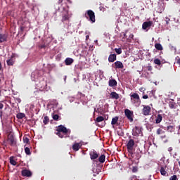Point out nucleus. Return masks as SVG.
Listing matches in <instances>:
<instances>
[{
    "instance_id": "nucleus-1",
    "label": "nucleus",
    "mask_w": 180,
    "mask_h": 180,
    "mask_svg": "<svg viewBox=\"0 0 180 180\" xmlns=\"http://www.w3.org/2000/svg\"><path fill=\"white\" fill-rule=\"evenodd\" d=\"M131 102L136 106H140L141 100H140V96L137 93H134L131 96Z\"/></svg>"
},
{
    "instance_id": "nucleus-2",
    "label": "nucleus",
    "mask_w": 180,
    "mask_h": 180,
    "mask_svg": "<svg viewBox=\"0 0 180 180\" xmlns=\"http://www.w3.org/2000/svg\"><path fill=\"white\" fill-rule=\"evenodd\" d=\"M136 143L134 142V139H129L127 143V148L129 154H131V157H133L134 155V145Z\"/></svg>"
},
{
    "instance_id": "nucleus-3",
    "label": "nucleus",
    "mask_w": 180,
    "mask_h": 180,
    "mask_svg": "<svg viewBox=\"0 0 180 180\" xmlns=\"http://www.w3.org/2000/svg\"><path fill=\"white\" fill-rule=\"evenodd\" d=\"M85 18L86 19L89 18V20L92 22V23H95V13L92 10H88L85 14H84Z\"/></svg>"
},
{
    "instance_id": "nucleus-4",
    "label": "nucleus",
    "mask_w": 180,
    "mask_h": 180,
    "mask_svg": "<svg viewBox=\"0 0 180 180\" xmlns=\"http://www.w3.org/2000/svg\"><path fill=\"white\" fill-rule=\"evenodd\" d=\"M140 134L141 137H143V131H141V128H140V127H135L132 129V135L135 137H139Z\"/></svg>"
},
{
    "instance_id": "nucleus-5",
    "label": "nucleus",
    "mask_w": 180,
    "mask_h": 180,
    "mask_svg": "<svg viewBox=\"0 0 180 180\" xmlns=\"http://www.w3.org/2000/svg\"><path fill=\"white\" fill-rule=\"evenodd\" d=\"M90 158L92 161H95L97 158H99V153H98L95 149H92L89 152Z\"/></svg>"
},
{
    "instance_id": "nucleus-6",
    "label": "nucleus",
    "mask_w": 180,
    "mask_h": 180,
    "mask_svg": "<svg viewBox=\"0 0 180 180\" xmlns=\"http://www.w3.org/2000/svg\"><path fill=\"white\" fill-rule=\"evenodd\" d=\"M124 115L127 117V119H128V120H129V122H133L134 119H133V111L129 110V109H125L124 110Z\"/></svg>"
},
{
    "instance_id": "nucleus-7",
    "label": "nucleus",
    "mask_w": 180,
    "mask_h": 180,
    "mask_svg": "<svg viewBox=\"0 0 180 180\" xmlns=\"http://www.w3.org/2000/svg\"><path fill=\"white\" fill-rule=\"evenodd\" d=\"M8 142L12 147H15V146H16V141L15 140V137L13 134H9L8 136Z\"/></svg>"
},
{
    "instance_id": "nucleus-8",
    "label": "nucleus",
    "mask_w": 180,
    "mask_h": 180,
    "mask_svg": "<svg viewBox=\"0 0 180 180\" xmlns=\"http://www.w3.org/2000/svg\"><path fill=\"white\" fill-rule=\"evenodd\" d=\"M142 112L144 116H148L151 113V107L150 105H143Z\"/></svg>"
},
{
    "instance_id": "nucleus-9",
    "label": "nucleus",
    "mask_w": 180,
    "mask_h": 180,
    "mask_svg": "<svg viewBox=\"0 0 180 180\" xmlns=\"http://www.w3.org/2000/svg\"><path fill=\"white\" fill-rule=\"evenodd\" d=\"M15 57H16V54L12 53V55L10 57V58L6 60L7 65H8V66L13 65V64H15Z\"/></svg>"
},
{
    "instance_id": "nucleus-10",
    "label": "nucleus",
    "mask_w": 180,
    "mask_h": 180,
    "mask_svg": "<svg viewBox=\"0 0 180 180\" xmlns=\"http://www.w3.org/2000/svg\"><path fill=\"white\" fill-rule=\"evenodd\" d=\"M114 68L115 70H123L124 68V65L121 61L117 60L114 63Z\"/></svg>"
},
{
    "instance_id": "nucleus-11",
    "label": "nucleus",
    "mask_w": 180,
    "mask_h": 180,
    "mask_svg": "<svg viewBox=\"0 0 180 180\" xmlns=\"http://www.w3.org/2000/svg\"><path fill=\"white\" fill-rule=\"evenodd\" d=\"M58 132L63 133V134H67L68 133V129L63 125H59L56 129Z\"/></svg>"
},
{
    "instance_id": "nucleus-12",
    "label": "nucleus",
    "mask_w": 180,
    "mask_h": 180,
    "mask_svg": "<svg viewBox=\"0 0 180 180\" xmlns=\"http://www.w3.org/2000/svg\"><path fill=\"white\" fill-rule=\"evenodd\" d=\"M151 26H153V21H146L143 23L142 29L143 30H147V29H148V27H151Z\"/></svg>"
},
{
    "instance_id": "nucleus-13",
    "label": "nucleus",
    "mask_w": 180,
    "mask_h": 180,
    "mask_svg": "<svg viewBox=\"0 0 180 180\" xmlns=\"http://www.w3.org/2000/svg\"><path fill=\"white\" fill-rule=\"evenodd\" d=\"M21 174L22 176H26L27 178H30V176H32V173L30 170L23 169L21 172Z\"/></svg>"
},
{
    "instance_id": "nucleus-14",
    "label": "nucleus",
    "mask_w": 180,
    "mask_h": 180,
    "mask_svg": "<svg viewBox=\"0 0 180 180\" xmlns=\"http://www.w3.org/2000/svg\"><path fill=\"white\" fill-rule=\"evenodd\" d=\"M81 147H82V143L80 142V143H75L73 145H72V150L74 151H78Z\"/></svg>"
},
{
    "instance_id": "nucleus-15",
    "label": "nucleus",
    "mask_w": 180,
    "mask_h": 180,
    "mask_svg": "<svg viewBox=\"0 0 180 180\" xmlns=\"http://www.w3.org/2000/svg\"><path fill=\"white\" fill-rule=\"evenodd\" d=\"M160 174L162 176H168V172H167V166H162L160 167Z\"/></svg>"
},
{
    "instance_id": "nucleus-16",
    "label": "nucleus",
    "mask_w": 180,
    "mask_h": 180,
    "mask_svg": "<svg viewBox=\"0 0 180 180\" xmlns=\"http://www.w3.org/2000/svg\"><path fill=\"white\" fill-rule=\"evenodd\" d=\"M110 98L111 99L117 100V99H119V98H120V96H119V94L117 93H116V91H112L110 94Z\"/></svg>"
},
{
    "instance_id": "nucleus-17",
    "label": "nucleus",
    "mask_w": 180,
    "mask_h": 180,
    "mask_svg": "<svg viewBox=\"0 0 180 180\" xmlns=\"http://www.w3.org/2000/svg\"><path fill=\"white\" fill-rule=\"evenodd\" d=\"M8 36L5 34H0V43L7 41Z\"/></svg>"
},
{
    "instance_id": "nucleus-18",
    "label": "nucleus",
    "mask_w": 180,
    "mask_h": 180,
    "mask_svg": "<svg viewBox=\"0 0 180 180\" xmlns=\"http://www.w3.org/2000/svg\"><path fill=\"white\" fill-rule=\"evenodd\" d=\"M109 86L113 87L117 85V82L115 79H110L108 82Z\"/></svg>"
},
{
    "instance_id": "nucleus-19",
    "label": "nucleus",
    "mask_w": 180,
    "mask_h": 180,
    "mask_svg": "<svg viewBox=\"0 0 180 180\" xmlns=\"http://www.w3.org/2000/svg\"><path fill=\"white\" fill-rule=\"evenodd\" d=\"M116 54H110L108 57V61L109 63H115L116 61Z\"/></svg>"
},
{
    "instance_id": "nucleus-20",
    "label": "nucleus",
    "mask_w": 180,
    "mask_h": 180,
    "mask_svg": "<svg viewBox=\"0 0 180 180\" xmlns=\"http://www.w3.org/2000/svg\"><path fill=\"white\" fill-rule=\"evenodd\" d=\"M72 63H74V59H72L71 58H67L65 60V65H71V64H72Z\"/></svg>"
},
{
    "instance_id": "nucleus-21",
    "label": "nucleus",
    "mask_w": 180,
    "mask_h": 180,
    "mask_svg": "<svg viewBox=\"0 0 180 180\" xmlns=\"http://www.w3.org/2000/svg\"><path fill=\"white\" fill-rule=\"evenodd\" d=\"M167 131H168L169 133H174V131H175V126L174 125L167 126Z\"/></svg>"
},
{
    "instance_id": "nucleus-22",
    "label": "nucleus",
    "mask_w": 180,
    "mask_h": 180,
    "mask_svg": "<svg viewBox=\"0 0 180 180\" xmlns=\"http://www.w3.org/2000/svg\"><path fill=\"white\" fill-rule=\"evenodd\" d=\"M160 122H162V115L161 114H158L156 116L155 123L156 124H159Z\"/></svg>"
},
{
    "instance_id": "nucleus-23",
    "label": "nucleus",
    "mask_w": 180,
    "mask_h": 180,
    "mask_svg": "<svg viewBox=\"0 0 180 180\" xmlns=\"http://www.w3.org/2000/svg\"><path fill=\"white\" fill-rule=\"evenodd\" d=\"M117 122H119V117L116 116L113 118H112L111 124L112 126H115Z\"/></svg>"
},
{
    "instance_id": "nucleus-24",
    "label": "nucleus",
    "mask_w": 180,
    "mask_h": 180,
    "mask_svg": "<svg viewBox=\"0 0 180 180\" xmlns=\"http://www.w3.org/2000/svg\"><path fill=\"white\" fill-rule=\"evenodd\" d=\"M106 160V156L105 155H101L99 158H98V162H101V164H103V162H105V160Z\"/></svg>"
},
{
    "instance_id": "nucleus-25",
    "label": "nucleus",
    "mask_w": 180,
    "mask_h": 180,
    "mask_svg": "<svg viewBox=\"0 0 180 180\" xmlns=\"http://www.w3.org/2000/svg\"><path fill=\"white\" fill-rule=\"evenodd\" d=\"M155 48L156 49V50H158V51H162V50H164V48L162 47V45H161V44L160 43H156L155 44Z\"/></svg>"
},
{
    "instance_id": "nucleus-26",
    "label": "nucleus",
    "mask_w": 180,
    "mask_h": 180,
    "mask_svg": "<svg viewBox=\"0 0 180 180\" xmlns=\"http://www.w3.org/2000/svg\"><path fill=\"white\" fill-rule=\"evenodd\" d=\"M117 134L121 137H123V136H124V132L123 131V129L119 128L117 131Z\"/></svg>"
},
{
    "instance_id": "nucleus-27",
    "label": "nucleus",
    "mask_w": 180,
    "mask_h": 180,
    "mask_svg": "<svg viewBox=\"0 0 180 180\" xmlns=\"http://www.w3.org/2000/svg\"><path fill=\"white\" fill-rule=\"evenodd\" d=\"M13 156L10 157L9 160H10V164L11 165H16L18 164V162L13 159Z\"/></svg>"
},
{
    "instance_id": "nucleus-28",
    "label": "nucleus",
    "mask_w": 180,
    "mask_h": 180,
    "mask_svg": "<svg viewBox=\"0 0 180 180\" xmlns=\"http://www.w3.org/2000/svg\"><path fill=\"white\" fill-rule=\"evenodd\" d=\"M120 37L122 38V41H124L126 40L127 35L126 34V32H122L120 34Z\"/></svg>"
},
{
    "instance_id": "nucleus-29",
    "label": "nucleus",
    "mask_w": 180,
    "mask_h": 180,
    "mask_svg": "<svg viewBox=\"0 0 180 180\" xmlns=\"http://www.w3.org/2000/svg\"><path fill=\"white\" fill-rule=\"evenodd\" d=\"M70 17L68 16V12H67V14L63 15L62 18V22H65V20H69Z\"/></svg>"
},
{
    "instance_id": "nucleus-30",
    "label": "nucleus",
    "mask_w": 180,
    "mask_h": 180,
    "mask_svg": "<svg viewBox=\"0 0 180 180\" xmlns=\"http://www.w3.org/2000/svg\"><path fill=\"white\" fill-rule=\"evenodd\" d=\"M50 122V119L49 118V117L48 116H45L44 117V120H43V123L44 124H49V122Z\"/></svg>"
},
{
    "instance_id": "nucleus-31",
    "label": "nucleus",
    "mask_w": 180,
    "mask_h": 180,
    "mask_svg": "<svg viewBox=\"0 0 180 180\" xmlns=\"http://www.w3.org/2000/svg\"><path fill=\"white\" fill-rule=\"evenodd\" d=\"M134 34H131L129 36V38L127 39V41H128V43H131V40H134Z\"/></svg>"
},
{
    "instance_id": "nucleus-32",
    "label": "nucleus",
    "mask_w": 180,
    "mask_h": 180,
    "mask_svg": "<svg viewBox=\"0 0 180 180\" xmlns=\"http://www.w3.org/2000/svg\"><path fill=\"white\" fill-rule=\"evenodd\" d=\"M25 116H26V115H25V113L20 112V113L17 114V119H23V117H25Z\"/></svg>"
},
{
    "instance_id": "nucleus-33",
    "label": "nucleus",
    "mask_w": 180,
    "mask_h": 180,
    "mask_svg": "<svg viewBox=\"0 0 180 180\" xmlns=\"http://www.w3.org/2000/svg\"><path fill=\"white\" fill-rule=\"evenodd\" d=\"M103 120H105V118L102 116H99L96 118V122H97V123H100V122H103Z\"/></svg>"
},
{
    "instance_id": "nucleus-34",
    "label": "nucleus",
    "mask_w": 180,
    "mask_h": 180,
    "mask_svg": "<svg viewBox=\"0 0 180 180\" xmlns=\"http://www.w3.org/2000/svg\"><path fill=\"white\" fill-rule=\"evenodd\" d=\"M165 133V131L162 130V129H158L156 134L160 135V134H164Z\"/></svg>"
},
{
    "instance_id": "nucleus-35",
    "label": "nucleus",
    "mask_w": 180,
    "mask_h": 180,
    "mask_svg": "<svg viewBox=\"0 0 180 180\" xmlns=\"http://www.w3.org/2000/svg\"><path fill=\"white\" fill-rule=\"evenodd\" d=\"M154 64H156V65H161V60L158 58H156L153 60Z\"/></svg>"
},
{
    "instance_id": "nucleus-36",
    "label": "nucleus",
    "mask_w": 180,
    "mask_h": 180,
    "mask_svg": "<svg viewBox=\"0 0 180 180\" xmlns=\"http://www.w3.org/2000/svg\"><path fill=\"white\" fill-rule=\"evenodd\" d=\"M25 153L27 154V155H30V154H32V152H30V148L27 147L25 148Z\"/></svg>"
},
{
    "instance_id": "nucleus-37",
    "label": "nucleus",
    "mask_w": 180,
    "mask_h": 180,
    "mask_svg": "<svg viewBox=\"0 0 180 180\" xmlns=\"http://www.w3.org/2000/svg\"><path fill=\"white\" fill-rule=\"evenodd\" d=\"M114 50L117 54H122V48H115Z\"/></svg>"
},
{
    "instance_id": "nucleus-38",
    "label": "nucleus",
    "mask_w": 180,
    "mask_h": 180,
    "mask_svg": "<svg viewBox=\"0 0 180 180\" xmlns=\"http://www.w3.org/2000/svg\"><path fill=\"white\" fill-rule=\"evenodd\" d=\"M53 120H56V122L58 121V119L60 117V116H58V115L56 114V115H53L52 116Z\"/></svg>"
},
{
    "instance_id": "nucleus-39",
    "label": "nucleus",
    "mask_w": 180,
    "mask_h": 180,
    "mask_svg": "<svg viewBox=\"0 0 180 180\" xmlns=\"http://www.w3.org/2000/svg\"><path fill=\"white\" fill-rule=\"evenodd\" d=\"M169 106L170 109H174V108H175V103L169 102Z\"/></svg>"
},
{
    "instance_id": "nucleus-40",
    "label": "nucleus",
    "mask_w": 180,
    "mask_h": 180,
    "mask_svg": "<svg viewBox=\"0 0 180 180\" xmlns=\"http://www.w3.org/2000/svg\"><path fill=\"white\" fill-rule=\"evenodd\" d=\"M56 135L58 136V137H60V139H63L64 137V135H63V134H61V132H57Z\"/></svg>"
},
{
    "instance_id": "nucleus-41",
    "label": "nucleus",
    "mask_w": 180,
    "mask_h": 180,
    "mask_svg": "<svg viewBox=\"0 0 180 180\" xmlns=\"http://www.w3.org/2000/svg\"><path fill=\"white\" fill-rule=\"evenodd\" d=\"M178 179V177L176 176V175H173L169 178V180H176Z\"/></svg>"
},
{
    "instance_id": "nucleus-42",
    "label": "nucleus",
    "mask_w": 180,
    "mask_h": 180,
    "mask_svg": "<svg viewBox=\"0 0 180 180\" xmlns=\"http://www.w3.org/2000/svg\"><path fill=\"white\" fill-rule=\"evenodd\" d=\"M137 171H139V169L137 168V167H133L132 172H137Z\"/></svg>"
},
{
    "instance_id": "nucleus-43",
    "label": "nucleus",
    "mask_w": 180,
    "mask_h": 180,
    "mask_svg": "<svg viewBox=\"0 0 180 180\" xmlns=\"http://www.w3.org/2000/svg\"><path fill=\"white\" fill-rule=\"evenodd\" d=\"M136 157L137 160H140L141 158V155H140V153H136Z\"/></svg>"
},
{
    "instance_id": "nucleus-44",
    "label": "nucleus",
    "mask_w": 180,
    "mask_h": 180,
    "mask_svg": "<svg viewBox=\"0 0 180 180\" xmlns=\"http://www.w3.org/2000/svg\"><path fill=\"white\" fill-rule=\"evenodd\" d=\"M148 71H153V66H148Z\"/></svg>"
},
{
    "instance_id": "nucleus-45",
    "label": "nucleus",
    "mask_w": 180,
    "mask_h": 180,
    "mask_svg": "<svg viewBox=\"0 0 180 180\" xmlns=\"http://www.w3.org/2000/svg\"><path fill=\"white\" fill-rule=\"evenodd\" d=\"M4 115V111L2 110H0V118L2 119V116Z\"/></svg>"
},
{
    "instance_id": "nucleus-46",
    "label": "nucleus",
    "mask_w": 180,
    "mask_h": 180,
    "mask_svg": "<svg viewBox=\"0 0 180 180\" xmlns=\"http://www.w3.org/2000/svg\"><path fill=\"white\" fill-rule=\"evenodd\" d=\"M142 98L143 99H148V95H143Z\"/></svg>"
},
{
    "instance_id": "nucleus-47",
    "label": "nucleus",
    "mask_w": 180,
    "mask_h": 180,
    "mask_svg": "<svg viewBox=\"0 0 180 180\" xmlns=\"http://www.w3.org/2000/svg\"><path fill=\"white\" fill-rule=\"evenodd\" d=\"M4 109V104L2 103H0V110H2Z\"/></svg>"
},
{
    "instance_id": "nucleus-48",
    "label": "nucleus",
    "mask_w": 180,
    "mask_h": 180,
    "mask_svg": "<svg viewBox=\"0 0 180 180\" xmlns=\"http://www.w3.org/2000/svg\"><path fill=\"white\" fill-rule=\"evenodd\" d=\"M46 48V45L43 44L40 46V49H45Z\"/></svg>"
},
{
    "instance_id": "nucleus-49",
    "label": "nucleus",
    "mask_w": 180,
    "mask_h": 180,
    "mask_svg": "<svg viewBox=\"0 0 180 180\" xmlns=\"http://www.w3.org/2000/svg\"><path fill=\"white\" fill-rule=\"evenodd\" d=\"M17 102H18V103H20V102H21L20 98H17Z\"/></svg>"
},
{
    "instance_id": "nucleus-50",
    "label": "nucleus",
    "mask_w": 180,
    "mask_h": 180,
    "mask_svg": "<svg viewBox=\"0 0 180 180\" xmlns=\"http://www.w3.org/2000/svg\"><path fill=\"white\" fill-rule=\"evenodd\" d=\"M2 70V63L0 62V71Z\"/></svg>"
},
{
    "instance_id": "nucleus-51",
    "label": "nucleus",
    "mask_w": 180,
    "mask_h": 180,
    "mask_svg": "<svg viewBox=\"0 0 180 180\" xmlns=\"http://www.w3.org/2000/svg\"><path fill=\"white\" fill-rule=\"evenodd\" d=\"M63 0H58V4H62Z\"/></svg>"
},
{
    "instance_id": "nucleus-52",
    "label": "nucleus",
    "mask_w": 180,
    "mask_h": 180,
    "mask_svg": "<svg viewBox=\"0 0 180 180\" xmlns=\"http://www.w3.org/2000/svg\"><path fill=\"white\" fill-rule=\"evenodd\" d=\"M88 39H89V35L86 36V40H88Z\"/></svg>"
},
{
    "instance_id": "nucleus-53",
    "label": "nucleus",
    "mask_w": 180,
    "mask_h": 180,
    "mask_svg": "<svg viewBox=\"0 0 180 180\" xmlns=\"http://www.w3.org/2000/svg\"><path fill=\"white\" fill-rule=\"evenodd\" d=\"M177 64H180V58L177 60Z\"/></svg>"
},
{
    "instance_id": "nucleus-54",
    "label": "nucleus",
    "mask_w": 180,
    "mask_h": 180,
    "mask_svg": "<svg viewBox=\"0 0 180 180\" xmlns=\"http://www.w3.org/2000/svg\"><path fill=\"white\" fill-rule=\"evenodd\" d=\"M139 91H143V88H141V89H139Z\"/></svg>"
},
{
    "instance_id": "nucleus-55",
    "label": "nucleus",
    "mask_w": 180,
    "mask_h": 180,
    "mask_svg": "<svg viewBox=\"0 0 180 180\" xmlns=\"http://www.w3.org/2000/svg\"><path fill=\"white\" fill-rule=\"evenodd\" d=\"M27 140H29V139L27 138H26L25 141H27Z\"/></svg>"
},
{
    "instance_id": "nucleus-56",
    "label": "nucleus",
    "mask_w": 180,
    "mask_h": 180,
    "mask_svg": "<svg viewBox=\"0 0 180 180\" xmlns=\"http://www.w3.org/2000/svg\"><path fill=\"white\" fill-rule=\"evenodd\" d=\"M27 140H29V139L27 138H26L25 141H27Z\"/></svg>"
},
{
    "instance_id": "nucleus-57",
    "label": "nucleus",
    "mask_w": 180,
    "mask_h": 180,
    "mask_svg": "<svg viewBox=\"0 0 180 180\" xmlns=\"http://www.w3.org/2000/svg\"><path fill=\"white\" fill-rule=\"evenodd\" d=\"M143 143H146V141L143 140Z\"/></svg>"
},
{
    "instance_id": "nucleus-58",
    "label": "nucleus",
    "mask_w": 180,
    "mask_h": 180,
    "mask_svg": "<svg viewBox=\"0 0 180 180\" xmlns=\"http://www.w3.org/2000/svg\"><path fill=\"white\" fill-rule=\"evenodd\" d=\"M94 176H96V174H94Z\"/></svg>"
},
{
    "instance_id": "nucleus-59",
    "label": "nucleus",
    "mask_w": 180,
    "mask_h": 180,
    "mask_svg": "<svg viewBox=\"0 0 180 180\" xmlns=\"http://www.w3.org/2000/svg\"><path fill=\"white\" fill-rule=\"evenodd\" d=\"M58 11H60V8H58Z\"/></svg>"
},
{
    "instance_id": "nucleus-60",
    "label": "nucleus",
    "mask_w": 180,
    "mask_h": 180,
    "mask_svg": "<svg viewBox=\"0 0 180 180\" xmlns=\"http://www.w3.org/2000/svg\"><path fill=\"white\" fill-rule=\"evenodd\" d=\"M68 2H70V0H68Z\"/></svg>"
},
{
    "instance_id": "nucleus-61",
    "label": "nucleus",
    "mask_w": 180,
    "mask_h": 180,
    "mask_svg": "<svg viewBox=\"0 0 180 180\" xmlns=\"http://www.w3.org/2000/svg\"><path fill=\"white\" fill-rule=\"evenodd\" d=\"M163 138L165 139V136H164Z\"/></svg>"
},
{
    "instance_id": "nucleus-62",
    "label": "nucleus",
    "mask_w": 180,
    "mask_h": 180,
    "mask_svg": "<svg viewBox=\"0 0 180 180\" xmlns=\"http://www.w3.org/2000/svg\"><path fill=\"white\" fill-rule=\"evenodd\" d=\"M93 172H94V173H95V170H93Z\"/></svg>"
},
{
    "instance_id": "nucleus-63",
    "label": "nucleus",
    "mask_w": 180,
    "mask_h": 180,
    "mask_svg": "<svg viewBox=\"0 0 180 180\" xmlns=\"http://www.w3.org/2000/svg\"><path fill=\"white\" fill-rule=\"evenodd\" d=\"M167 23L168 24V21H167Z\"/></svg>"
}]
</instances>
